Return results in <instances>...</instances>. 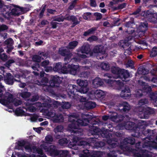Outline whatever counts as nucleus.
<instances>
[{"label":"nucleus","instance_id":"obj_1","mask_svg":"<svg viewBox=\"0 0 157 157\" xmlns=\"http://www.w3.org/2000/svg\"><path fill=\"white\" fill-rule=\"evenodd\" d=\"M68 116L69 121L71 123L68 125V129L76 133H78L75 129H77L79 126L86 125L89 123V119H91L94 117L88 114H82V120L78 119V115L76 113H73Z\"/></svg>","mask_w":157,"mask_h":157},{"label":"nucleus","instance_id":"obj_5","mask_svg":"<svg viewBox=\"0 0 157 157\" xmlns=\"http://www.w3.org/2000/svg\"><path fill=\"white\" fill-rule=\"evenodd\" d=\"M135 143V140L132 137H128L124 138L121 141L120 147L123 151H132V149L128 146L127 144H133Z\"/></svg>","mask_w":157,"mask_h":157},{"label":"nucleus","instance_id":"obj_19","mask_svg":"<svg viewBox=\"0 0 157 157\" xmlns=\"http://www.w3.org/2000/svg\"><path fill=\"white\" fill-rule=\"evenodd\" d=\"M83 154L80 156V157H101L100 153L98 151H93L91 153L87 149L83 150Z\"/></svg>","mask_w":157,"mask_h":157},{"label":"nucleus","instance_id":"obj_64","mask_svg":"<svg viewBox=\"0 0 157 157\" xmlns=\"http://www.w3.org/2000/svg\"><path fill=\"white\" fill-rule=\"evenodd\" d=\"M15 62L14 60L13 59H9L6 63V64L8 66H10L11 64Z\"/></svg>","mask_w":157,"mask_h":157},{"label":"nucleus","instance_id":"obj_46","mask_svg":"<svg viewBox=\"0 0 157 157\" xmlns=\"http://www.w3.org/2000/svg\"><path fill=\"white\" fill-rule=\"evenodd\" d=\"M141 15L145 18H148V17H150V16H151L152 15L150 13V11H147L142 12L141 14Z\"/></svg>","mask_w":157,"mask_h":157},{"label":"nucleus","instance_id":"obj_55","mask_svg":"<svg viewBox=\"0 0 157 157\" xmlns=\"http://www.w3.org/2000/svg\"><path fill=\"white\" fill-rule=\"evenodd\" d=\"M124 49L125 51L124 52V54L125 56L131 54V50L132 49V48H131V46H129V47L127 48Z\"/></svg>","mask_w":157,"mask_h":157},{"label":"nucleus","instance_id":"obj_60","mask_svg":"<svg viewBox=\"0 0 157 157\" xmlns=\"http://www.w3.org/2000/svg\"><path fill=\"white\" fill-rule=\"evenodd\" d=\"M32 68L34 70H37L39 71L40 70L39 69H40V65L38 63H36L35 65L32 66Z\"/></svg>","mask_w":157,"mask_h":157},{"label":"nucleus","instance_id":"obj_22","mask_svg":"<svg viewBox=\"0 0 157 157\" xmlns=\"http://www.w3.org/2000/svg\"><path fill=\"white\" fill-rule=\"evenodd\" d=\"M79 67L78 65L69 64L68 65L67 68L66 69L67 71H69L70 74L75 75L76 74L77 71L78 70Z\"/></svg>","mask_w":157,"mask_h":157},{"label":"nucleus","instance_id":"obj_6","mask_svg":"<svg viewBox=\"0 0 157 157\" xmlns=\"http://www.w3.org/2000/svg\"><path fill=\"white\" fill-rule=\"evenodd\" d=\"M126 118L128 120L129 119V117L127 115L124 117L121 115L117 116V114L115 113H112L109 115L104 116L102 117L103 120L104 121H105L108 119H110L111 121L116 122H119L123 120L126 119Z\"/></svg>","mask_w":157,"mask_h":157},{"label":"nucleus","instance_id":"obj_42","mask_svg":"<svg viewBox=\"0 0 157 157\" xmlns=\"http://www.w3.org/2000/svg\"><path fill=\"white\" fill-rule=\"evenodd\" d=\"M48 82V79L47 78H43L40 82L38 81L36 82V83L38 85H44L45 84L47 83Z\"/></svg>","mask_w":157,"mask_h":157},{"label":"nucleus","instance_id":"obj_38","mask_svg":"<svg viewBox=\"0 0 157 157\" xmlns=\"http://www.w3.org/2000/svg\"><path fill=\"white\" fill-rule=\"evenodd\" d=\"M150 98L153 102H155V105L157 106V93H152L151 94Z\"/></svg>","mask_w":157,"mask_h":157},{"label":"nucleus","instance_id":"obj_27","mask_svg":"<svg viewBox=\"0 0 157 157\" xmlns=\"http://www.w3.org/2000/svg\"><path fill=\"white\" fill-rule=\"evenodd\" d=\"M119 110H123L124 111H128L130 109V105L127 102H123L120 103L119 105Z\"/></svg>","mask_w":157,"mask_h":157},{"label":"nucleus","instance_id":"obj_37","mask_svg":"<svg viewBox=\"0 0 157 157\" xmlns=\"http://www.w3.org/2000/svg\"><path fill=\"white\" fill-rule=\"evenodd\" d=\"M78 42L76 41L70 42L67 47L69 49H73L77 45Z\"/></svg>","mask_w":157,"mask_h":157},{"label":"nucleus","instance_id":"obj_17","mask_svg":"<svg viewBox=\"0 0 157 157\" xmlns=\"http://www.w3.org/2000/svg\"><path fill=\"white\" fill-rule=\"evenodd\" d=\"M45 140L46 142H44L43 143L41 144L40 146L41 148H38L37 150L38 153L40 154L41 156H40V157H46V155H43V151L41 149H44L43 148L41 147V145L43 144H45L48 147H49H49L48 146L46 143L51 144L53 141V138L50 135H48L45 137Z\"/></svg>","mask_w":157,"mask_h":157},{"label":"nucleus","instance_id":"obj_56","mask_svg":"<svg viewBox=\"0 0 157 157\" xmlns=\"http://www.w3.org/2000/svg\"><path fill=\"white\" fill-rule=\"evenodd\" d=\"M7 59V56L5 53L0 55V59L4 61H6Z\"/></svg>","mask_w":157,"mask_h":157},{"label":"nucleus","instance_id":"obj_50","mask_svg":"<svg viewBox=\"0 0 157 157\" xmlns=\"http://www.w3.org/2000/svg\"><path fill=\"white\" fill-rule=\"evenodd\" d=\"M146 132H147V133L148 134V136H152L155 135L156 132V130L154 129L153 130H150V129H147Z\"/></svg>","mask_w":157,"mask_h":157},{"label":"nucleus","instance_id":"obj_13","mask_svg":"<svg viewBox=\"0 0 157 157\" xmlns=\"http://www.w3.org/2000/svg\"><path fill=\"white\" fill-rule=\"evenodd\" d=\"M147 24L146 23H141L138 28L137 31L139 35L135 36L136 38H141L143 36L145 35V31L147 29Z\"/></svg>","mask_w":157,"mask_h":157},{"label":"nucleus","instance_id":"obj_3","mask_svg":"<svg viewBox=\"0 0 157 157\" xmlns=\"http://www.w3.org/2000/svg\"><path fill=\"white\" fill-rule=\"evenodd\" d=\"M41 147L44 148L45 151L51 156L55 157H67L68 155V151L67 150L58 151L56 146L52 145L48 147L45 144L41 145Z\"/></svg>","mask_w":157,"mask_h":157},{"label":"nucleus","instance_id":"obj_52","mask_svg":"<svg viewBox=\"0 0 157 157\" xmlns=\"http://www.w3.org/2000/svg\"><path fill=\"white\" fill-rule=\"evenodd\" d=\"M63 128V126L61 125L58 126L54 129V132L56 133L57 132H62Z\"/></svg>","mask_w":157,"mask_h":157},{"label":"nucleus","instance_id":"obj_8","mask_svg":"<svg viewBox=\"0 0 157 157\" xmlns=\"http://www.w3.org/2000/svg\"><path fill=\"white\" fill-rule=\"evenodd\" d=\"M140 142H139L136 144V148L139 151V152L135 153V156L136 157H151L150 153L147 149H142L140 147Z\"/></svg>","mask_w":157,"mask_h":157},{"label":"nucleus","instance_id":"obj_2","mask_svg":"<svg viewBox=\"0 0 157 157\" xmlns=\"http://www.w3.org/2000/svg\"><path fill=\"white\" fill-rule=\"evenodd\" d=\"M90 144L94 143V145L97 147H101L105 145V143L102 142H96L94 138H90L89 141ZM90 143L83 141H80L78 137H74L72 141H71L68 146L69 147L75 150H78L80 147H86L89 146Z\"/></svg>","mask_w":157,"mask_h":157},{"label":"nucleus","instance_id":"obj_48","mask_svg":"<svg viewBox=\"0 0 157 157\" xmlns=\"http://www.w3.org/2000/svg\"><path fill=\"white\" fill-rule=\"evenodd\" d=\"M157 56V47H154L151 51V56L154 57Z\"/></svg>","mask_w":157,"mask_h":157},{"label":"nucleus","instance_id":"obj_10","mask_svg":"<svg viewBox=\"0 0 157 157\" xmlns=\"http://www.w3.org/2000/svg\"><path fill=\"white\" fill-rule=\"evenodd\" d=\"M47 115L48 116L52 118V120L53 122L58 123L63 121L64 118L61 114H56L53 110H51L48 112Z\"/></svg>","mask_w":157,"mask_h":157},{"label":"nucleus","instance_id":"obj_15","mask_svg":"<svg viewBox=\"0 0 157 157\" xmlns=\"http://www.w3.org/2000/svg\"><path fill=\"white\" fill-rule=\"evenodd\" d=\"M143 144L142 146L143 148H148L149 147L157 149V143L151 141L150 137H147L143 140Z\"/></svg>","mask_w":157,"mask_h":157},{"label":"nucleus","instance_id":"obj_9","mask_svg":"<svg viewBox=\"0 0 157 157\" xmlns=\"http://www.w3.org/2000/svg\"><path fill=\"white\" fill-rule=\"evenodd\" d=\"M13 95L8 92H6L3 96V99L0 100V102L4 105H6L12 103L14 101Z\"/></svg>","mask_w":157,"mask_h":157},{"label":"nucleus","instance_id":"obj_39","mask_svg":"<svg viewBox=\"0 0 157 157\" xmlns=\"http://www.w3.org/2000/svg\"><path fill=\"white\" fill-rule=\"evenodd\" d=\"M21 97L25 100H29V92H23L20 94Z\"/></svg>","mask_w":157,"mask_h":157},{"label":"nucleus","instance_id":"obj_53","mask_svg":"<svg viewBox=\"0 0 157 157\" xmlns=\"http://www.w3.org/2000/svg\"><path fill=\"white\" fill-rule=\"evenodd\" d=\"M53 20L57 21L59 22H63L64 20V17L62 16L55 17L54 18Z\"/></svg>","mask_w":157,"mask_h":157},{"label":"nucleus","instance_id":"obj_35","mask_svg":"<svg viewBox=\"0 0 157 157\" xmlns=\"http://www.w3.org/2000/svg\"><path fill=\"white\" fill-rule=\"evenodd\" d=\"M96 106V104L95 102L92 101H88L85 103L84 106L86 108L88 109H92L94 108Z\"/></svg>","mask_w":157,"mask_h":157},{"label":"nucleus","instance_id":"obj_33","mask_svg":"<svg viewBox=\"0 0 157 157\" xmlns=\"http://www.w3.org/2000/svg\"><path fill=\"white\" fill-rule=\"evenodd\" d=\"M138 82L140 85L144 86L143 90L145 92L147 93L151 91V86L148 85H145V82L140 80H139Z\"/></svg>","mask_w":157,"mask_h":157},{"label":"nucleus","instance_id":"obj_28","mask_svg":"<svg viewBox=\"0 0 157 157\" xmlns=\"http://www.w3.org/2000/svg\"><path fill=\"white\" fill-rule=\"evenodd\" d=\"M103 84V82L100 78H96L93 81L92 85L94 88H97Z\"/></svg>","mask_w":157,"mask_h":157},{"label":"nucleus","instance_id":"obj_31","mask_svg":"<svg viewBox=\"0 0 157 157\" xmlns=\"http://www.w3.org/2000/svg\"><path fill=\"white\" fill-rule=\"evenodd\" d=\"M107 82L110 84L112 86H113L114 85H117L120 87H121V86L123 85V83L120 80H112L109 79L108 80Z\"/></svg>","mask_w":157,"mask_h":157},{"label":"nucleus","instance_id":"obj_25","mask_svg":"<svg viewBox=\"0 0 157 157\" xmlns=\"http://www.w3.org/2000/svg\"><path fill=\"white\" fill-rule=\"evenodd\" d=\"M130 77V75L128 71L124 69H122L120 72V73L119 75L118 78L122 79L123 81L126 82V78H128Z\"/></svg>","mask_w":157,"mask_h":157},{"label":"nucleus","instance_id":"obj_44","mask_svg":"<svg viewBox=\"0 0 157 157\" xmlns=\"http://www.w3.org/2000/svg\"><path fill=\"white\" fill-rule=\"evenodd\" d=\"M151 14L152 15L150 17H148V19H149L151 21L153 22L155 21L157 18V14L153 13L150 12Z\"/></svg>","mask_w":157,"mask_h":157},{"label":"nucleus","instance_id":"obj_12","mask_svg":"<svg viewBox=\"0 0 157 157\" xmlns=\"http://www.w3.org/2000/svg\"><path fill=\"white\" fill-rule=\"evenodd\" d=\"M93 51L95 53H99L102 55L101 57H99L98 56L97 57L98 59H103L104 58H106L107 56V54L105 53V50L102 45H98L95 47Z\"/></svg>","mask_w":157,"mask_h":157},{"label":"nucleus","instance_id":"obj_18","mask_svg":"<svg viewBox=\"0 0 157 157\" xmlns=\"http://www.w3.org/2000/svg\"><path fill=\"white\" fill-rule=\"evenodd\" d=\"M68 87L67 91L69 97L71 98L76 99L74 93L78 92V90H77V86L75 85L70 84L68 85Z\"/></svg>","mask_w":157,"mask_h":157},{"label":"nucleus","instance_id":"obj_21","mask_svg":"<svg viewBox=\"0 0 157 157\" xmlns=\"http://www.w3.org/2000/svg\"><path fill=\"white\" fill-rule=\"evenodd\" d=\"M148 103V102L147 99H142L140 100L138 102V107L139 111L140 112V114L143 111H144L145 108L143 106L144 105H146Z\"/></svg>","mask_w":157,"mask_h":157},{"label":"nucleus","instance_id":"obj_40","mask_svg":"<svg viewBox=\"0 0 157 157\" xmlns=\"http://www.w3.org/2000/svg\"><path fill=\"white\" fill-rule=\"evenodd\" d=\"M100 67L102 69L105 70L107 71L110 69L109 64L107 63H102L100 65Z\"/></svg>","mask_w":157,"mask_h":157},{"label":"nucleus","instance_id":"obj_47","mask_svg":"<svg viewBox=\"0 0 157 157\" xmlns=\"http://www.w3.org/2000/svg\"><path fill=\"white\" fill-rule=\"evenodd\" d=\"M71 21L73 22V26L78 24L80 22V21L78 20L77 17L74 15H73Z\"/></svg>","mask_w":157,"mask_h":157},{"label":"nucleus","instance_id":"obj_30","mask_svg":"<svg viewBox=\"0 0 157 157\" xmlns=\"http://www.w3.org/2000/svg\"><path fill=\"white\" fill-rule=\"evenodd\" d=\"M26 143V141L24 140L18 141L17 142V145L15 146V148L18 150H23Z\"/></svg>","mask_w":157,"mask_h":157},{"label":"nucleus","instance_id":"obj_11","mask_svg":"<svg viewBox=\"0 0 157 157\" xmlns=\"http://www.w3.org/2000/svg\"><path fill=\"white\" fill-rule=\"evenodd\" d=\"M119 126L124 127L126 129L133 131L136 133H137V131H138L139 128L136 126L135 124L132 122L128 121L124 122V124H119Z\"/></svg>","mask_w":157,"mask_h":157},{"label":"nucleus","instance_id":"obj_20","mask_svg":"<svg viewBox=\"0 0 157 157\" xmlns=\"http://www.w3.org/2000/svg\"><path fill=\"white\" fill-rule=\"evenodd\" d=\"M4 80L7 84L10 85H13L15 81H19V80L14 79L13 76L10 73H7L4 76Z\"/></svg>","mask_w":157,"mask_h":157},{"label":"nucleus","instance_id":"obj_16","mask_svg":"<svg viewBox=\"0 0 157 157\" xmlns=\"http://www.w3.org/2000/svg\"><path fill=\"white\" fill-rule=\"evenodd\" d=\"M59 52L62 56H66L64 58V60L67 62L65 63V64H67L70 61V59L72 56V54L71 53L69 52L68 50H67L64 48H61L59 49Z\"/></svg>","mask_w":157,"mask_h":157},{"label":"nucleus","instance_id":"obj_61","mask_svg":"<svg viewBox=\"0 0 157 157\" xmlns=\"http://www.w3.org/2000/svg\"><path fill=\"white\" fill-rule=\"evenodd\" d=\"M141 11V9L140 8H138L136 11L132 13V14L136 15V17L140 15V13Z\"/></svg>","mask_w":157,"mask_h":157},{"label":"nucleus","instance_id":"obj_24","mask_svg":"<svg viewBox=\"0 0 157 157\" xmlns=\"http://www.w3.org/2000/svg\"><path fill=\"white\" fill-rule=\"evenodd\" d=\"M90 93L92 95H94L96 98H103L105 95L104 92L101 90H92Z\"/></svg>","mask_w":157,"mask_h":157},{"label":"nucleus","instance_id":"obj_43","mask_svg":"<svg viewBox=\"0 0 157 157\" xmlns=\"http://www.w3.org/2000/svg\"><path fill=\"white\" fill-rule=\"evenodd\" d=\"M63 70V68L61 63H56L55 66L53 68V70L55 71H57L60 70Z\"/></svg>","mask_w":157,"mask_h":157},{"label":"nucleus","instance_id":"obj_58","mask_svg":"<svg viewBox=\"0 0 157 157\" xmlns=\"http://www.w3.org/2000/svg\"><path fill=\"white\" fill-rule=\"evenodd\" d=\"M89 90V88L87 86L86 87H82V88L79 90H78V91L82 93L83 94L86 93Z\"/></svg>","mask_w":157,"mask_h":157},{"label":"nucleus","instance_id":"obj_26","mask_svg":"<svg viewBox=\"0 0 157 157\" xmlns=\"http://www.w3.org/2000/svg\"><path fill=\"white\" fill-rule=\"evenodd\" d=\"M155 110L154 109L149 108L147 109H145L144 111H143L141 113H140V114L142 115L140 117L141 118H147V114H154L155 113Z\"/></svg>","mask_w":157,"mask_h":157},{"label":"nucleus","instance_id":"obj_59","mask_svg":"<svg viewBox=\"0 0 157 157\" xmlns=\"http://www.w3.org/2000/svg\"><path fill=\"white\" fill-rule=\"evenodd\" d=\"M98 40L97 37L95 36H93L90 37L87 40L91 42L94 41H96Z\"/></svg>","mask_w":157,"mask_h":157},{"label":"nucleus","instance_id":"obj_41","mask_svg":"<svg viewBox=\"0 0 157 157\" xmlns=\"http://www.w3.org/2000/svg\"><path fill=\"white\" fill-rule=\"evenodd\" d=\"M96 29L95 28H91L87 31L85 32L84 33L83 35L85 36L89 35L90 34H93L95 30Z\"/></svg>","mask_w":157,"mask_h":157},{"label":"nucleus","instance_id":"obj_29","mask_svg":"<svg viewBox=\"0 0 157 157\" xmlns=\"http://www.w3.org/2000/svg\"><path fill=\"white\" fill-rule=\"evenodd\" d=\"M122 69L113 66L111 68V71L116 76L113 77L115 78H118L119 75L120 73V72Z\"/></svg>","mask_w":157,"mask_h":157},{"label":"nucleus","instance_id":"obj_45","mask_svg":"<svg viewBox=\"0 0 157 157\" xmlns=\"http://www.w3.org/2000/svg\"><path fill=\"white\" fill-rule=\"evenodd\" d=\"M138 73L140 74L145 75L147 74L148 72V70L144 67L139 69Z\"/></svg>","mask_w":157,"mask_h":157},{"label":"nucleus","instance_id":"obj_49","mask_svg":"<svg viewBox=\"0 0 157 157\" xmlns=\"http://www.w3.org/2000/svg\"><path fill=\"white\" fill-rule=\"evenodd\" d=\"M78 98L79 100V101L81 102L84 103V105H85V103H86L88 101L87 99L83 96H78Z\"/></svg>","mask_w":157,"mask_h":157},{"label":"nucleus","instance_id":"obj_36","mask_svg":"<svg viewBox=\"0 0 157 157\" xmlns=\"http://www.w3.org/2000/svg\"><path fill=\"white\" fill-rule=\"evenodd\" d=\"M15 113L17 116H22L24 115L25 116L24 111L22 109H21L20 107L17 108L16 109L15 111Z\"/></svg>","mask_w":157,"mask_h":157},{"label":"nucleus","instance_id":"obj_57","mask_svg":"<svg viewBox=\"0 0 157 157\" xmlns=\"http://www.w3.org/2000/svg\"><path fill=\"white\" fill-rule=\"evenodd\" d=\"M15 106H17L21 105L22 103V101L20 100H18L14 98L13 101L12 102Z\"/></svg>","mask_w":157,"mask_h":157},{"label":"nucleus","instance_id":"obj_14","mask_svg":"<svg viewBox=\"0 0 157 157\" xmlns=\"http://www.w3.org/2000/svg\"><path fill=\"white\" fill-rule=\"evenodd\" d=\"M90 51V46L88 44H84L81 48L79 52L77 53L78 56L80 58H85L86 57V56L84 54H81L80 52L82 53H85L88 54Z\"/></svg>","mask_w":157,"mask_h":157},{"label":"nucleus","instance_id":"obj_63","mask_svg":"<svg viewBox=\"0 0 157 157\" xmlns=\"http://www.w3.org/2000/svg\"><path fill=\"white\" fill-rule=\"evenodd\" d=\"M94 15L96 17V20L101 19L102 18V15L101 13H94Z\"/></svg>","mask_w":157,"mask_h":157},{"label":"nucleus","instance_id":"obj_54","mask_svg":"<svg viewBox=\"0 0 157 157\" xmlns=\"http://www.w3.org/2000/svg\"><path fill=\"white\" fill-rule=\"evenodd\" d=\"M33 60L34 61L39 62L41 60V57L38 55L34 56L33 57Z\"/></svg>","mask_w":157,"mask_h":157},{"label":"nucleus","instance_id":"obj_32","mask_svg":"<svg viewBox=\"0 0 157 157\" xmlns=\"http://www.w3.org/2000/svg\"><path fill=\"white\" fill-rule=\"evenodd\" d=\"M59 82V78L57 76H53L52 79L49 81L50 86L52 87L55 86V84Z\"/></svg>","mask_w":157,"mask_h":157},{"label":"nucleus","instance_id":"obj_7","mask_svg":"<svg viewBox=\"0 0 157 157\" xmlns=\"http://www.w3.org/2000/svg\"><path fill=\"white\" fill-rule=\"evenodd\" d=\"M14 8L12 9L11 10V7L10 5H6L5 6L7 9V10L6 11L9 12L11 10V13H12V14L18 16L22 13H24L25 12L26 8H23V7H21L18 6L14 5L13 6Z\"/></svg>","mask_w":157,"mask_h":157},{"label":"nucleus","instance_id":"obj_4","mask_svg":"<svg viewBox=\"0 0 157 157\" xmlns=\"http://www.w3.org/2000/svg\"><path fill=\"white\" fill-rule=\"evenodd\" d=\"M90 130L93 131L95 134L99 135L101 134L103 137H105L107 143L110 145L111 147H116L117 144V139L113 140V136L110 133L108 134L109 137L106 136V135L99 128H97L96 126L92 125L90 128Z\"/></svg>","mask_w":157,"mask_h":157},{"label":"nucleus","instance_id":"obj_51","mask_svg":"<svg viewBox=\"0 0 157 157\" xmlns=\"http://www.w3.org/2000/svg\"><path fill=\"white\" fill-rule=\"evenodd\" d=\"M68 142V140L66 138L61 139L59 140V144L62 146H63L65 144H67Z\"/></svg>","mask_w":157,"mask_h":157},{"label":"nucleus","instance_id":"obj_34","mask_svg":"<svg viewBox=\"0 0 157 157\" xmlns=\"http://www.w3.org/2000/svg\"><path fill=\"white\" fill-rule=\"evenodd\" d=\"M77 83L80 86L82 87H86L87 86L88 82L86 80H82L78 79L77 80Z\"/></svg>","mask_w":157,"mask_h":157},{"label":"nucleus","instance_id":"obj_23","mask_svg":"<svg viewBox=\"0 0 157 157\" xmlns=\"http://www.w3.org/2000/svg\"><path fill=\"white\" fill-rule=\"evenodd\" d=\"M130 95V89L128 87L126 86L122 90L120 94V96L121 98H125L129 97Z\"/></svg>","mask_w":157,"mask_h":157},{"label":"nucleus","instance_id":"obj_62","mask_svg":"<svg viewBox=\"0 0 157 157\" xmlns=\"http://www.w3.org/2000/svg\"><path fill=\"white\" fill-rule=\"evenodd\" d=\"M70 107V105L68 102H65L62 105L63 109H68Z\"/></svg>","mask_w":157,"mask_h":157}]
</instances>
